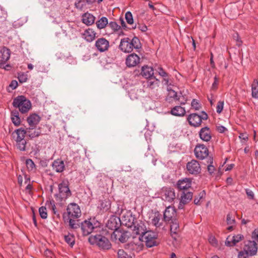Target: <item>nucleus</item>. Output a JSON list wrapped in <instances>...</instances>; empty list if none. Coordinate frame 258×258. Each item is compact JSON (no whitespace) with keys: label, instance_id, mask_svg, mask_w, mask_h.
<instances>
[{"label":"nucleus","instance_id":"20","mask_svg":"<svg viewBox=\"0 0 258 258\" xmlns=\"http://www.w3.org/2000/svg\"><path fill=\"white\" fill-rule=\"evenodd\" d=\"M140 58L135 54L132 53L128 55L125 60V63L128 67H134L139 63Z\"/></svg>","mask_w":258,"mask_h":258},{"label":"nucleus","instance_id":"44","mask_svg":"<svg viewBox=\"0 0 258 258\" xmlns=\"http://www.w3.org/2000/svg\"><path fill=\"white\" fill-rule=\"evenodd\" d=\"M111 204L109 200L102 201L100 204V208L104 211H107L110 208Z\"/></svg>","mask_w":258,"mask_h":258},{"label":"nucleus","instance_id":"27","mask_svg":"<svg viewBox=\"0 0 258 258\" xmlns=\"http://www.w3.org/2000/svg\"><path fill=\"white\" fill-rule=\"evenodd\" d=\"M11 52L10 50L6 47H3L0 49V62L2 64H4L7 61L10 57Z\"/></svg>","mask_w":258,"mask_h":258},{"label":"nucleus","instance_id":"58","mask_svg":"<svg viewBox=\"0 0 258 258\" xmlns=\"http://www.w3.org/2000/svg\"><path fill=\"white\" fill-rule=\"evenodd\" d=\"M226 221H227V224H228V225L233 224L235 222V220L234 218L230 214H228L227 215Z\"/></svg>","mask_w":258,"mask_h":258},{"label":"nucleus","instance_id":"62","mask_svg":"<svg viewBox=\"0 0 258 258\" xmlns=\"http://www.w3.org/2000/svg\"><path fill=\"white\" fill-rule=\"evenodd\" d=\"M217 131L220 133H224L227 131V129L223 125H219L216 126Z\"/></svg>","mask_w":258,"mask_h":258},{"label":"nucleus","instance_id":"15","mask_svg":"<svg viewBox=\"0 0 258 258\" xmlns=\"http://www.w3.org/2000/svg\"><path fill=\"white\" fill-rule=\"evenodd\" d=\"M119 48L125 53H130L132 51L133 49L131 44V39L128 37L121 39Z\"/></svg>","mask_w":258,"mask_h":258},{"label":"nucleus","instance_id":"35","mask_svg":"<svg viewBox=\"0 0 258 258\" xmlns=\"http://www.w3.org/2000/svg\"><path fill=\"white\" fill-rule=\"evenodd\" d=\"M16 147L21 151H25L29 149V145L25 139L16 142Z\"/></svg>","mask_w":258,"mask_h":258},{"label":"nucleus","instance_id":"43","mask_svg":"<svg viewBox=\"0 0 258 258\" xmlns=\"http://www.w3.org/2000/svg\"><path fill=\"white\" fill-rule=\"evenodd\" d=\"M180 94L178 95L175 100L178 101L180 105H184L186 103L187 98L185 95H182L181 93Z\"/></svg>","mask_w":258,"mask_h":258},{"label":"nucleus","instance_id":"29","mask_svg":"<svg viewBox=\"0 0 258 258\" xmlns=\"http://www.w3.org/2000/svg\"><path fill=\"white\" fill-rule=\"evenodd\" d=\"M95 19V16L87 12L82 15V21L86 25L91 26L94 23Z\"/></svg>","mask_w":258,"mask_h":258},{"label":"nucleus","instance_id":"12","mask_svg":"<svg viewBox=\"0 0 258 258\" xmlns=\"http://www.w3.org/2000/svg\"><path fill=\"white\" fill-rule=\"evenodd\" d=\"M243 250L247 252L250 256L255 255L257 252V245L256 242L251 240L246 241Z\"/></svg>","mask_w":258,"mask_h":258},{"label":"nucleus","instance_id":"52","mask_svg":"<svg viewBox=\"0 0 258 258\" xmlns=\"http://www.w3.org/2000/svg\"><path fill=\"white\" fill-rule=\"evenodd\" d=\"M205 195V193L204 191H203L201 192L198 197H196L194 199V203L196 205H200V201L203 198L204 195Z\"/></svg>","mask_w":258,"mask_h":258},{"label":"nucleus","instance_id":"16","mask_svg":"<svg viewBox=\"0 0 258 258\" xmlns=\"http://www.w3.org/2000/svg\"><path fill=\"white\" fill-rule=\"evenodd\" d=\"M144 247V244L139 237L137 241H132L128 243L126 246V248L133 251L139 252L141 251Z\"/></svg>","mask_w":258,"mask_h":258},{"label":"nucleus","instance_id":"53","mask_svg":"<svg viewBox=\"0 0 258 258\" xmlns=\"http://www.w3.org/2000/svg\"><path fill=\"white\" fill-rule=\"evenodd\" d=\"M208 160L210 164L208 166V171L211 174L214 172L215 169L214 166L212 165L213 163V158H209Z\"/></svg>","mask_w":258,"mask_h":258},{"label":"nucleus","instance_id":"31","mask_svg":"<svg viewBox=\"0 0 258 258\" xmlns=\"http://www.w3.org/2000/svg\"><path fill=\"white\" fill-rule=\"evenodd\" d=\"M40 120V117L36 114H32L27 117L29 126L36 127Z\"/></svg>","mask_w":258,"mask_h":258},{"label":"nucleus","instance_id":"4","mask_svg":"<svg viewBox=\"0 0 258 258\" xmlns=\"http://www.w3.org/2000/svg\"><path fill=\"white\" fill-rule=\"evenodd\" d=\"M160 195L162 200L170 204L174 203L176 197L175 190L170 187H162Z\"/></svg>","mask_w":258,"mask_h":258},{"label":"nucleus","instance_id":"18","mask_svg":"<svg viewBox=\"0 0 258 258\" xmlns=\"http://www.w3.org/2000/svg\"><path fill=\"white\" fill-rule=\"evenodd\" d=\"M243 239V235L240 234L234 235L231 238H230V236H229L225 241V245L230 247L236 245L238 242L242 240Z\"/></svg>","mask_w":258,"mask_h":258},{"label":"nucleus","instance_id":"54","mask_svg":"<svg viewBox=\"0 0 258 258\" xmlns=\"http://www.w3.org/2000/svg\"><path fill=\"white\" fill-rule=\"evenodd\" d=\"M250 256L249 253L244 250L240 251L238 254V258H248Z\"/></svg>","mask_w":258,"mask_h":258},{"label":"nucleus","instance_id":"8","mask_svg":"<svg viewBox=\"0 0 258 258\" xmlns=\"http://www.w3.org/2000/svg\"><path fill=\"white\" fill-rule=\"evenodd\" d=\"M157 237L156 233L149 230L145 233V235L140 236V239L142 242H144L147 247H151L156 245Z\"/></svg>","mask_w":258,"mask_h":258},{"label":"nucleus","instance_id":"11","mask_svg":"<svg viewBox=\"0 0 258 258\" xmlns=\"http://www.w3.org/2000/svg\"><path fill=\"white\" fill-rule=\"evenodd\" d=\"M188 172L192 175H197L201 172V167L200 163L196 160H192L186 164Z\"/></svg>","mask_w":258,"mask_h":258},{"label":"nucleus","instance_id":"59","mask_svg":"<svg viewBox=\"0 0 258 258\" xmlns=\"http://www.w3.org/2000/svg\"><path fill=\"white\" fill-rule=\"evenodd\" d=\"M167 90L168 91V95L175 100L176 98L178 96L177 92L169 88H167Z\"/></svg>","mask_w":258,"mask_h":258},{"label":"nucleus","instance_id":"5","mask_svg":"<svg viewBox=\"0 0 258 258\" xmlns=\"http://www.w3.org/2000/svg\"><path fill=\"white\" fill-rule=\"evenodd\" d=\"M59 193L55 195L57 200L62 201L66 200L70 197L71 195V191L69 187V183L67 181H63L58 185Z\"/></svg>","mask_w":258,"mask_h":258},{"label":"nucleus","instance_id":"46","mask_svg":"<svg viewBox=\"0 0 258 258\" xmlns=\"http://www.w3.org/2000/svg\"><path fill=\"white\" fill-rule=\"evenodd\" d=\"M138 90L136 89H131L128 92V95L130 98L132 100L138 99L139 95L138 94Z\"/></svg>","mask_w":258,"mask_h":258},{"label":"nucleus","instance_id":"63","mask_svg":"<svg viewBox=\"0 0 258 258\" xmlns=\"http://www.w3.org/2000/svg\"><path fill=\"white\" fill-rule=\"evenodd\" d=\"M154 69L155 71L159 74V75H160L161 73L164 71L160 66L158 64H156L154 66Z\"/></svg>","mask_w":258,"mask_h":258},{"label":"nucleus","instance_id":"57","mask_svg":"<svg viewBox=\"0 0 258 258\" xmlns=\"http://www.w3.org/2000/svg\"><path fill=\"white\" fill-rule=\"evenodd\" d=\"M108 25L111 29L115 31L119 30L120 27L115 22H110L108 23Z\"/></svg>","mask_w":258,"mask_h":258},{"label":"nucleus","instance_id":"3","mask_svg":"<svg viewBox=\"0 0 258 258\" xmlns=\"http://www.w3.org/2000/svg\"><path fill=\"white\" fill-rule=\"evenodd\" d=\"M88 240L91 244H96L102 249L107 250L111 247L109 240L101 235H91Z\"/></svg>","mask_w":258,"mask_h":258},{"label":"nucleus","instance_id":"47","mask_svg":"<svg viewBox=\"0 0 258 258\" xmlns=\"http://www.w3.org/2000/svg\"><path fill=\"white\" fill-rule=\"evenodd\" d=\"M46 205L48 208L51 210L54 214H56L57 211L56 210V207L55 205V202L54 201H50L49 202L47 201Z\"/></svg>","mask_w":258,"mask_h":258},{"label":"nucleus","instance_id":"24","mask_svg":"<svg viewBox=\"0 0 258 258\" xmlns=\"http://www.w3.org/2000/svg\"><path fill=\"white\" fill-rule=\"evenodd\" d=\"M177 187L180 190H186L191 187V180L190 178H184L179 180L177 183Z\"/></svg>","mask_w":258,"mask_h":258},{"label":"nucleus","instance_id":"55","mask_svg":"<svg viewBox=\"0 0 258 258\" xmlns=\"http://www.w3.org/2000/svg\"><path fill=\"white\" fill-rule=\"evenodd\" d=\"M224 101H220L218 102L216 106V111L218 113H220L223 109Z\"/></svg>","mask_w":258,"mask_h":258},{"label":"nucleus","instance_id":"49","mask_svg":"<svg viewBox=\"0 0 258 258\" xmlns=\"http://www.w3.org/2000/svg\"><path fill=\"white\" fill-rule=\"evenodd\" d=\"M125 18L127 23L130 25L134 24V20L132 14L130 12H127L125 14Z\"/></svg>","mask_w":258,"mask_h":258},{"label":"nucleus","instance_id":"25","mask_svg":"<svg viewBox=\"0 0 258 258\" xmlns=\"http://www.w3.org/2000/svg\"><path fill=\"white\" fill-rule=\"evenodd\" d=\"M26 135L30 138L33 139L41 135L40 127L29 126L25 130Z\"/></svg>","mask_w":258,"mask_h":258},{"label":"nucleus","instance_id":"17","mask_svg":"<svg viewBox=\"0 0 258 258\" xmlns=\"http://www.w3.org/2000/svg\"><path fill=\"white\" fill-rule=\"evenodd\" d=\"M111 238L115 240H118L122 243L126 241L128 238L127 232L120 230H115L111 234Z\"/></svg>","mask_w":258,"mask_h":258},{"label":"nucleus","instance_id":"6","mask_svg":"<svg viewBox=\"0 0 258 258\" xmlns=\"http://www.w3.org/2000/svg\"><path fill=\"white\" fill-rule=\"evenodd\" d=\"M207 114L204 111H202L201 115L197 113H191L189 114L187 119L191 126L198 127L201 124L202 120H207Z\"/></svg>","mask_w":258,"mask_h":258},{"label":"nucleus","instance_id":"51","mask_svg":"<svg viewBox=\"0 0 258 258\" xmlns=\"http://www.w3.org/2000/svg\"><path fill=\"white\" fill-rule=\"evenodd\" d=\"M191 106L196 110H199L201 108V106L199 102L195 99L192 100Z\"/></svg>","mask_w":258,"mask_h":258},{"label":"nucleus","instance_id":"56","mask_svg":"<svg viewBox=\"0 0 258 258\" xmlns=\"http://www.w3.org/2000/svg\"><path fill=\"white\" fill-rule=\"evenodd\" d=\"M18 79L21 83L26 82L28 80L27 75L24 73L19 74L18 75Z\"/></svg>","mask_w":258,"mask_h":258},{"label":"nucleus","instance_id":"48","mask_svg":"<svg viewBox=\"0 0 258 258\" xmlns=\"http://www.w3.org/2000/svg\"><path fill=\"white\" fill-rule=\"evenodd\" d=\"M117 255L118 258H132V256L128 255L123 249H119Z\"/></svg>","mask_w":258,"mask_h":258},{"label":"nucleus","instance_id":"38","mask_svg":"<svg viewBox=\"0 0 258 258\" xmlns=\"http://www.w3.org/2000/svg\"><path fill=\"white\" fill-rule=\"evenodd\" d=\"M131 44L133 49H139L141 48V44L139 39L137 37H134L132 39H131Z\"/></svg>","mask_w":258,"mask_h":258},{"label":"nucleus","instance_id":"32","mask_svg":"<svg viewBox=\"0 0 258 258\" xmlns=\"http://www.w3.org/2000/svg\"><path fill=\"white\" fill-rule=\"evenodd\" d=\"M141 74L147 79L154 77L153 69L148 66H144L142 68Z\"/></svg>","mask_w":258,"mask_h":258},{"label":"nucleus","instance_id":"13","mask_svg":"<svg viewBox=\"0 0 258 258\" xmlns=\"http://www.w3.org/2000/svg\"><path fill=\"white\" fill-rule=\"evenodd\" d=\"M95 46L98 51L103 52L108 49L109 42L104 38H100L96 41Z\"/></svg>","mask_w":258,"mask_h":258},{"label":"nucleus","instance_id":"40","mask_svg":"<svg viewBox=\"0 0 258 258\" xmlns=\"http://www.w3.org/2000/svg\"><path fill=\"white\" fill-rule=\"evenodd\" d=\"M18 114V112L12 113L11 119L13 123L16 126H19L21 123V120Z\"/></svg>","mask_w":258,"mask_h":258},{"label":"nucleus","instance_id":"22","mask_svg":"<svg viewBox=\"0 0 258 258\" xmlns=\"http://www.w3.org/2000/svg\"><path fill=\"white\" fill-rule=\"evenodd\" d=\"M192 198V193L191 192H183L181 196L180 202L178 205V209H182L184 207V206L189 203Z\"/></svg>","mask_w":258,"mask_h":258},{"label":"nucleus","instance_id":"37","mask_svg":"<svg viewBox=\"0 0 258 258\" xmlns=\"http://www.w3.org/2000/svg\"><path fill=\"white\" fill-rule=\"evenodd\" d=\"M108 23V19L105 17H102L96 22L97 27L99 29L104 28Z\"/></svg>","mask_w":258,"mask_h":258},{"label":"nucleus","instance_id":"33","mask_svg":"<svg viewBox=\"0 0 258 258\" xmlns=\"http://www.w3.org/2000/svg\"><path fill=\"white\" fill-rule=\"evenodd\" d=\"M171 114L176 116H183L186 111L184 107L180 106H176L171 110Z\"/></svg>","mask_w":258,"mask_h":258},{"label":"nucleus","instance_id":"42","mask_svg":"<svg viewBox=\"0 0 258 258\" xmlns=\"http://www.w3.org/2000/svg\"><path fill=\"white\" fill-rule=\"evenodd\" d=\"M252 96L253 98H258V82L254 81L251 85Z\"/></svg>","mask_w":258,"mask_h":258},{"label":"nucleus","instance_id":"41","mask_svg":"<svg viewBox=\"0 0 258 258\" xmlns=\"http://www.w3.org/2000/svg\"><path fill=\"white\" fill-rule=\"evenodd\" d=\"M65 241L69 244L71 247H73L75 244V238L74 235L69 233L68 235L64 236Z\"/></svg>","mask_w":258,"mask_h":258},{"label":"nucleus","instance_id":"34","mask_svg":"<svg viewBox=\"0 0 258 258\" xmlns=\"http://www.w3.org/2000/svg\"><path fill=\"white\" fill-rule=\"evenodd\" d=\"M53 170L57 172H61L64 168V164L62 161L60 160H55L52 163Z\"/></svg>","mask_w":258,"mask_h":258},{"label":"nucleus","instance_id":"60","mask_svg":"<svg viewBox=\"0 0 258 258\" xmlns=\"http://www.w3.org/2000/svg\"><path fill=\"white\" fill-rule=\"evenodd\" d=\"M214 81L212 85V89L213 90H216L218 87V82H219V79L217 76H215L214 78Z\"/></svg>","mask_w":258,"mask_h":258},{"label":"nucleus","instance_id":"28","mask_svg":"<svg viewBox=\"0 0 258 258\" xmlns=\"http://www.w3.org/2000/svg\"><path fill=\"white\" fill-rule=\"evenodd\" d=\"M199 136L201 140L205 142H208L211 139L210 128L207 126L201 129Z\"/></svg>","mask_w":258,"mask_h":258},{"label":"nucleus","instance_id":"2","mask_svg":"<svg viewBox=\"0 0 258 258\" xmlns=\"http://www.w3.org/2000/svg\"><path fill=\"white\" fill-rule=\"evenodd\" d=\"M13 105L15 108H19L22 113L27 112L31 108V103L29 100L23 95L16 97L13 102Z\"/></svg>","mask_w":258,"mask_h":258},{"label":"nucleus","instance_id":"39","mask_svg":"<svg viewBox=\"0 0 258 258\" xmlns=\"http://www.w3.org/2000/svg\"><path fill=\"white\" fill-rule=\"evenodd\" d=\"M171 224L170 225L171 232L173 234H176L179 230V224L176 219L171 220Z\"/></svg>","mask_w":258,"mask_h":258},{"label":"nucleus","instance_id":"14","mask_svg":"<svg viewBox=\"0 0 258 258\" xmlns=\"http://www.w3.org/2000/svg\"><path fill=\"white\" fill-rule=\"evenodd\" d=\"M133 226V233L137 235H140V236L145 235V233L149 231L147 230L145 223L142 221L136 222Z\"/></svg>","mask_w":258,"mask_h":258},{"label":"nucleus","instance_id":"26","mask_svg":"<svg viewBox=\"0 0 258 258\" xmlns=\"http://www.w3.org/2000/svg\"><path fill=\"white\" fill-rule=\"evenodd\" d=\"M159 80L155 77L148 79L144 82V86L150 89H154L159 86Z\"/></svg>","mask_w":258,"mask_h":258},{"label":"nucleus","instance_id":"10","mask_svg":"<svg viewBox=\"0 0 258 258\" xmlns=\"http://www.w3.org/2000/svg\"><path fill=\"white\" fill-rule=\"evenodd\" d=\"M120 220L123 225L128 227H132L136 222V219L131 211H126L123 214Z\"/></svg>","mask_w":258,"mask_h":258},{"label":"nucleus","instance_id":"45","mask_svg":"<svg viewBox=\"0 0 258 258\" xmlns=\"http://www.w3.org/2000/svg\"><path fill=\"white\" fill-rule=\"evenodd\" d=\"M26 165L29 171H32L35 168V164L31 159H28L26 160Z\"/></svg>","mask_w":258,"mask_h":258},{"label":"nucleus","instance_id":"23","mask_svg":"<svg viewBox=\"0 0 258 258\" xmlns=\"http://www.w3.org/2000/svg\"><path fill=\"white\" fill-rule=\"evenodd\" d=\"M176 215V211L174 208L169 206L165 210L163 214L164 220L166 222H169L173 219Z\"/></svg>","mask_w":258,"mask_h":258},{"label":"nucleus","instance_id":"19","mask_svg":"<svg viewBox=\"0 0 258 258\" xmlns=\"http://www.w3.org/2000/svg\"><path fill=\"white\" fill-rule=\"evenodd\" d=\"M121 222L120 219L117 217H112L107 221L106 223V227L112 230H118L120 223Z\"/></svg>","mask_w":258,"mask_h":258},{"label":"nucleus","instance_id":"64","mask_svg":"<svg viewBox=\"0 0 258 258\" xmlns=\"http://www.w3.org/2000/svg\"><path fill=\"white\" fill-rule=\"evenodd\" d=\"M208 240L209 242L213 245H216L217 244V241L216 239L213 236H210L208 239Z\"/></svg>","mask_w":258,"mask_h":258},{"label":"nucleus","instance_id":"36","mask_svg":"<svg viewBox=\"0 0 258 258\" xmlns=\"http://www.w3.org/2000/svg\"><path fill=\"white\" fill-rule=\"evenodd\" d=\"M161 220V215L158 213H156L154 214V217L151 219V223L156 227H159L161 226L162 223L160 222Z\"/></svg>","mask_w":258,"mask_h":258},{"label":"nucleus","instance_id":"7","mask_svg":"<svg viewBox=\"0 0 258 258\" xmlns=\"http://www.w3.org/2000/svg\"><path fill=\"white\" fill-rule=\"evenodd\" d=\"M99 223H93L90 220H85L82 222L81 230L83 236H87L95 231L99 227Z\"/></svg>","mask_w":258,"mask_h":258},{"label":"nucleus","instance_id":"21","mask_svg":"<svg viewBox=\"0 0 258 258\" xmlns=\"http://www.w3.org/2000/svg\"><path fill=\"white\" fill-rule=\"evenodd\" d=\"M96 32L92 28L86 29L82 34V38L88 42H91L96 37Z\"/></svg>","mask_w":258,"mask_h":258},{"label":"nucleus","instance_id":"61","mask_svg":"<svg viewBox=\"0 0 258 258\" xmlns=\"http://www.w3.org/2000/svg\"><path fill=\"white\" fill-rule=\"evenodd\" d=\"M253 241L258 242V229H255L252 233L251 235Z\"/></svg>","mask_w":258,"mask_h":258},{"label":"nucleus","instance_id":"50","mask_svg":"<svg viewBox=\"0 0 258 258\" xmlns=\"http://www.w3.org/2000/svg\"><path fill=\"white\" fill-rule=\"evenodd\" d=\"M39 213L40 217L42 219H46L47 217V213L46 208L44 207H41L39 209Z\"/></svg>","mask_w":258,"mask_h":258},{"label":"nucleus","instance_id":"30","mask_svg":"<svg viewBox=\"0 0 258 258\" xmlns=\"http://www.w3.org/2000/svg\"><path fill=\"white\" fill-rule=\"evenodd\" d=\"M26 135L25 130L22 127L16 130L13 133V138L16 142L25 139Z\"/></svg>","mask_w":258,"mask_h":258},{"label":"nucleus","instance_id":"1","mask_svg":"<svg viewBox=\"0 0 258 258\" xmlns=\"http://www.w3.org/2000/svg\"><path fill=\"white\" fill-rule=\"evenodd\" d=\"M81 212L79 206L76 203H72L68 205L67 211L62 214L64 223H68L70 228L76 229L80 227L79 224L75 219L79 218Z\"/></svg>","mask_w":258,"mask_h":258},{"label":"nucleus","instance_id":"9","mask_svg":"<svg viewBox=\"0 0 258 258\" xmlns=\"http://www.w3.org/2000/svg\"><path fill=\"white\" fill-rule=\"evenodd\" d=\"M194 153L197 158L203 160L208 156L209 150L204 144H199L196 145Z\"/></svg>","mask_w":258,"mask_h":258}]
</instances>
